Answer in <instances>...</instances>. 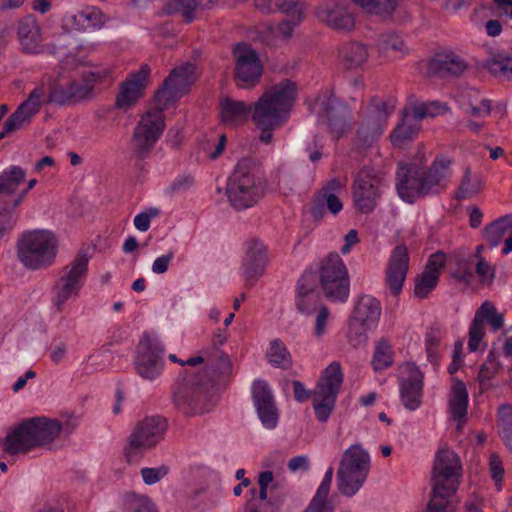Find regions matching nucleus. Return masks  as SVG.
<instances>
[{
    "instance_id": "obj_1",
    "label": "nucleus",
    "mask_w": 512,
    "mask_h": 512,
    "mask_svg": "<svg viewBox=\"0 0 512 512\" xmlns=\"http://www.w3.org/2000/svg\"><path fill=\"white\" fill-rule=\"evenodd\" d=\"M195 66L185 63L174 68L154 97L155 109L143 115L132 140L134 151L142 156L153 147L164 129L163 111L182 97L195 81Z\"/></svg>"
},
{
    "instance_id": "obj_2",
    "label": "nucleus",
    "mask_w": 512,
    "mask_h": 512,
    "mask_svg": "<svg viewBox=\"0 0 512 512\" xmlns=\"http://www.w3.org/2000/svg\"><path fill=\"white\" fill-rule=\"evenodd\" d=\"M76 427L77 421L72 418L63 423L45 416L25 419L0 439V449L10 457L25 455L36 448L51 444L61 432L71 434Z\"/></svg>"
},
{
    "instance_id": "obj_3",
    "label": "nucleus",
    "mask_w": 512,
    "mask_h": 512,
    "mask_svg": "<svg viewBox=\"0 0 512 512\" xmlns=\"http://www.w3.org/2000/svg\"><path fill=\"white\" fill-rule=\"evenodd\" d=\"M295 95V84L290 80H284L268 89L255 103L252 120L260 130L261 142L269 144L272 141L273 130L286 122Z\"/></svg>"
},
{
    "instance_id": "obj_4",
    "label": "nucleus",
    "mask_w": 512,
    "mask_h": 512,
    "mask_svg": "<svg viewBox=\"0 0 512 512\" xmlns=\"http://www.w3.org/2000/svg\"><path fill=\"white\" fill-rule=\"evenodd\" d=\"M419 163L400 162L396 172V189L399 197L407 203H413L418 197L439 190L440 181L448 169V160L437 157L428 170H424L420 164L424 161L421 152Z\"/></svg>"
},
{
    "instance_id": "obj_5",
    "label": "nucleus",
    "mask_w": 512,
    "mask_h": 512,
    "mask_svg": "<svg viewBox=\"0 0 512 512\" xmlns=\"http://www.w3.org/2000/svg\"><path fill=\"white\" fill-rule=\"evenodd\" d=\"M264 193V173L258 160L252 157L240 159L228 179L226 195L236 210L254 206Z\"/></svg>"
},
{
    "instance_id": "obj_6",
    "label": "nucleus",
    "mask_w": 512,
    "mask_h": 512,
    "mask_svg": "<svg viewBox=\"0 0 512 512\" xmlns=\"http://www.w3.org/2000/svg\"><path fill=\"white\" fill-rule=\"evenodd\" d=\"M57 254V241L48 230H30L21 234L16 244L19 262L29 270H40L53 264Z\"/></svg>"
},
{
    "instance_id": "obj_7",
    "label": "nucleus",
    "mask_w": 512,
    "mask_h": 512,
    "mask_svg": "<svg viewBox=\"0 0 512 512\" xmlns=\"http://www.w3.org/2000/svg\"><path fill=\"white\" fill-rule=\"evenodd\" d=\"M213 380L206 372L188 374L178 383L173 402L177 410L186 416L202 414L212 408L211 389Z\"/></svg>"
},
{
    "instance_id": "obj_8",
    "label": "nucleus",
    "mask_w": 512,
    "mask_h": 512,
    "mask_svg": "<svg viewBox=\"0 0 512 512\" xmlns=\"http://www.w3.org/2000/svg\"><path fill=\"white\" fill-rule=\"evenodd\" d=\"M370 469V456L360 445L354 444L346 449L337 471V485L340 493L351 497L365 482Z\"/></svg>"
},
{
    "instance_id": "obj_9",
    "label": "nucleus",
    "mask_w": 512,
    "mask_h": 512,
    "mask_svg": "<svg viewBox=\"0 0 512 512\" xmlns=\"http://www.w3.org/2000/svg\"><path fill=\"white\" fill-rule=\"evenodd\" d=\"M381 315L379 301L368 294L358 297L348 322V335L354 345L367 339L368 331L376 327Z\"/></svg>"
},
{
    "instance_id": "obj_10",
    "label": "nucleus",
    "mask_w": 512,
    "mask_h": 512,
    "mask_svg": "<svg viewBox=\"0 0 512 512\" xmlns=\"http://www.w3.org/2000/svg\"><path fill=\"white\" fill-rule=\"evenodd\" d=\"M168 424L162 416H147L134 427L126 448V457L132 461L138 452L155 447L166 433Z\"/></svg>"
},
{
    "instance_id": "obj_11",
    "label": "nucleus",
    "mask_w": 512,
    "mask_h": 512,
    "mask_svg": "<svg viewBox=\"0 0 512 512\" xmlns=\"http://www.w3.org/2000/svg\"><path fill=\"white\" fill-rule=\"evenodd\" d=\"M382 187V173L372 167H363L357 173L353 184V199L356 208L362 213L372 212L382 193Z\"/></svg>"
},
{
    "instance_id": "obj_12",
    "label": "nucleus",
    "mask_w": 512,
    "mask_h": 512,
    "mask_svg": "<svg viewBox=\"0 0 512 512\" xmlns=\"http://www.w3.org/2000/svg\"><path fill=\"white\" fill-rule=\"evenodd\" d=\"M431 481L432 493L427 512H448V450L445 443L435 453Z\"/></svg>"
},
{
    "instance_id": "obj_13",
    "label": "nucleus",
    "mask_w": 512,
    "mask_h": 512,
    "mask_svg": "<svg viewBox=\"0 0 512 512\" xmlns=\"http://www.w3.org/2000/svg\"><path fill=\"white\" fill-rule=\"evenodd\" d=\"M309 106L310 110L317 114L319 121L325 123L336 138L344 134L346 107L335 98L332 91H322Z\"/></svg>"
},
{
    "instance_id": "obj_14",
    "label": "nucleus",
    "mask_w": 512,
    "mask_h": 512,
    "mask_svg": "<svg viewBox=\"0 0 512 512\" xmlns=\"http://www.w3.org/2000/svg\"><path fill=\"white\" fill-rule=\"evenodd\" d=\"M165 349L154 336L145 334L139 343L136 361L138 375L148 381L158 378L164 366Z\"/></svg>"
},
{
    "instance_id": "obj_15",
    "label": "nucleus",
    "mask_w": 512,
    "mask_h": 512,
    "mask_svg": "<svg viewBox=\"0 0 512 512\" xmlns=\"http://www.w3.org/2000/svg\"><path fill=\"white\" fill-rule=\"evenodd\" d=\"M235 59V79L238 87L247 88L255 85L263 72L257 51L251 45L241 42L233 49Z\"/></svg>"
},
{
    "instance_id": "obj_16",
    "label": "nucleus",
    "mask_w": 512,
    "mask_h": 512,
    "mask_svg": "<svg viewBox=\"0 0 512 512\" xmlns=\"http://www.w3.org/2000/svg\"><path fill=\"white\" fill-rule=\"evenodd\" d=\"M395 106L396 102L393 98L387 100L373 99L371 101L368 112L358 129V137L364 144H370L383 133Z\"/></svg>"
},
{
    "instance_id": "obj_17",
    "label": "nucleus",
    "mask_w": 512,
    "mask_h": 512,
    "mask_svg": "<svg viewBox=\"0 0 512 512\" xmlns=\"http://www.w3.org/2000/svg\"><path fill=\"white\" fill-rule=\"evenodd\" d=\"M44 103L45 88L43 85L37 86L29 93L27 99L18 106L16 111L7 118L3 130L0 132V140L7 134L30 123L32 118L39 113Z\"/></svg>"
},
{
    "instance_id": "obj_18",
    "label": "nucleus",
    "mask_w": 512,
    "mask_h": 512,
    "mask_svg": "<svg viewBox=\"0 0 512 512\" xmlns=\"http://www.w3.org/2000/svg\"><path fill=\"white\" fill-rule=\"evenodd\" d=\"M423 373L413 363H405L400 368V399L410 411L418 409L423 397Z\"/></svg>"
},
{
    "instance_id": "obj_19",
    "label": "nucleus",
    "mask_w": 512,
    "mask_h": 512,
    "mask_svg": "<svg viewBox=\"0 0 512 512\" xmlns=\"http://www.w3.org/2000/svg\"><path fill=\"white\" fill-rule=\"evenodd\" d=\"M452 97L456 106L476 118L489 117L492 111L491 100L482 96L481 92L466 84L456 85Z\"/></svg>"
},
{
    "instance_id": "obj_20",
    "label": "nucleus",
    "mask_w": 512,
    "mask_h": 512,
    "mask_svg": "<svg viewBox=\"0 0 512 512\" xmlns=\"http://www.w3.org/2000/svg\"><path fill=\"white\" fill-rule=\"evenodd\" d=\"M150 67L143 64L140 69L131 75L120 85L116 96L115 106L123 111L130 109L143 95Z\"/></svg>"
},
{
    "instance_id": "obj_21",
    "label": "nucleus",
    "mask_w": 512,
    "mask_h": 512,
    "mask_svg": "<svg viewBox=\"0 0 512 512\" xmlns=\"http://www.w3.org/2000/svg\"><path fill=\"white\" fill-rule=\"evenodd\" d=\"M267 262L268 257L264 244L257 239L246 241L241 269L248 285H254L264 274Z\"/></svg>"
},
{
    "instance_id": "obj_22",
    "label": "nucleus",
    "mask_w": 512,
    "mask_h": 512,
    "mask_svg": "<svg viewBox=\"0 0 512 512\" xmlns=\"http://www.w3.org/2000/svg\"><path fill=\"white\" fill-rule=\"evenodd\" d=\"M253 402L262 424L272 429L278 422V410L272 391L264 380H256L252 387Z\"/></svg>"
},
{
    "instance_id": "obj_23",
    "label": "nucleus",
    "mask_w": 512,
    "mask_h": 512,
    "mask_svg": "<svg viewBox=\"0 0 512 512\" xmlns=\"http://www.w3.org/2000/svg\"><path fill=\"white\" fill-rule=\"evenodd\" d=\"M317 17L336 30L350 31L354 28V16L344 0H329L317 9Z\"/></svg>"
},
{
    "instance_id": "obj_24",
    "label": "nucleus",
    "mask_w": 512,
    "mask_h": 512,
    "mask_svg": "<svg viewBox=\"0 0 512 512\" xmlns=\"http://www.w3.org/2000/svg\"><path fill=\"white\" fill-rule=\"evenodd\" d=\"M92 88L76 81L56 82L48 94H45V103L65 106L87 98Z\"/></svg>"
},
{
    "instance_id": "obj_25",
    "label": "nucleus",
    "mask_w": 512,
    "mask_h": 512,
    "mask_svg": "<svg viewBox=\"0 0 512 512\" xmlns=\"http://www.w3.org/2000/svg\"><path fill=\"white\" fill-rule=\"evenodd\" d=\"M322 288H349L348 270L337 253H330L320 267Z\"/></svg>"
},
{
    "instance_id": "obj_26",
    "label": "nucleus",
    "mask_w": 512,
    "mask_h": 512,
    "mask_svg": "<svg viewBox=\"0 0 512 512\" xmlns=\"http://www.w3.org/2000/svg\"><path fill=\"white\" fill-rule=\"evenodd\" d=\"M482 237L490 248L498 247L503 239L504 247L502 253L507 255L512 252V214L502 216L482 230Z\"/></svg>"
},
{
    "instance_id": "obj_27",
    "label": "nucleus",
    "mask_w": 512,
    "mask_h": 512,
    "mask_svg": "<svg viewBox=\"0 0 512 512\" xmlns=\"http://www.w3.org/2000/svg\"><path fill=\"white\" fill-rule=\"evenodd\" d=\"M408 248L404 244L396 245L390 254L386 266V282L389 288H402L409 269Z\"/></svg>"
},
{
    "instance_id": "obj_28",
    "label": "nucleus",
    "mask_w": 512,
    "mask_h": 512,
    "mask_svg": "<svg viewBox=\"0 0 512 512\" xmlns=\"http://www.w3.org/2000/svg\"><path fill=\"white\" fill-rule=\"evenodd\" d=\"M17 36L25 53L38 54L41 47V27L33 15H27L18 21Z\"/></svg>"
},
{
    "instance_id": "obj_29",
    "label": "nucleus",
    "mask_w": 512,
    "mask_h": 512,
    "mask_svg": "<svg viewBox=\"0 0 512 512\" xmlns=\"http://www.w3.org/2000/svg\"><path fill=\"white\" fill-rule=\"evenodd\" d=\"M450 389V417L457 423V429L461 430L467 422L469 394L463 381L453 378Z\"/></svg>"
},
{
    "instance_id": "obj_30",
    "label": "nucleus",
    "mask_w": 512,
    "mask_h": 512,
    "mask_svg": "<svg viewBox=\"0 0 512 512\" xmlns=\"http://www.w3.org/2000/svg\"><path fill=\"white\" fill-rule=\"evenodd\" d=\"M25 176V170L19 166H11L0 173V206H5V209L12 208L11 201L17 195Z\"/></svg>"
},
{
    "instance_id": "obj_31",
    "label": "nucleus",
    "mask_w": 512,
    "mask_h": 512,
    "mask_svg": "<svg viewBox=\"0 0 512 512\" xmlns=\"http://www.w3.org/2000/svg\"><path fill=\"white\" fill-rule=\"evenodd\" d=\"M480 68L501 81H512V55L507 51H497L480 64Z\"/></svg>"
},
{
    "instance_id": "obj_32",
    "label": "nucleus",
    "mask_w": 512,
    "mask_h": 512,
    "mask_svg": "<svg viewBox=\"0 0 512 512\" xmlns=\"http://www.w3.org/2000/svg\"><path fill=\"white\" fill-rule=\"evenodd\" d=\"M251 110V105L244 101L234 100L230 97L220 101V118L226 125L235 126L245 122Z\"/></svg>"
},
{
    "instance_id": "obj_33",
    "label": "nucleus",
    "mask_w": 512,
    "mask_h": 512,
    "mask_svg": "<svg viewBox=\"0 0 512 512\" xmlns=\"http://www.w3.org/2000/svg\"><path fill=\"white\" fill-rule=\"evenodd\" d=\"M422 118L415 113L414 106L403 110L401 122L397 125L391 135V140L394 145H398L406 140L414 137L421 126Z\"/></svg>"
},
{
    "instance_id": "obj_34",
    "label": "nucleus",
    "mask_w": 512,
    "mask_h": 512,
    "mask_svg": "<svg viewBox=\"0 0 512 512\" xmlns=\"http://www.w3.org/2000/svg\"><path fill=\"white\" fill-rule=\"evenodd\" d=\"M88 257L85 254L78 255L71 265L66 266L60 275V288H76L84 285Z\"/></svg>"
},
{
    "instance_id": "obj_35",
    "label": "nucleus",
    "mask_w": 512,
    "mask_h": 512,
    "mask_svg": "<svg viewBox=\"0 0 512 512\" xmlns=\"http://www.w3.org/2000/svg\"><path fill=\"white\" fill-rule=\"evenodd\" d=\"M446 260V254L440 251L430 255L424 270L416 279L415 288H435Z\"/></svg>"
},
{
    "instance_id": "obj_36",
    "label": "nucleus",
    "mask_w": 512,
    "mask_h": 512,
    "mask_svg": "<svg viewBox=\"0 0 512 512\" xmlns=\"http://www.w3.org/2000/svg\"><path fill=\"white\" fill-rule=\"evenodd\" d=\"M343 382V372L339 362L330 363L318 380L315 392L337 397Z\"/></svg>"
},
{
    "instance_id": "obj_37",
    "label": "nucleus",
    "mask_w": 512,
    "mask_h": 512,
    "mask_svg": "<svg viewBox=\"0 0 512 512\" xmlns=\"http://www.w3.org/2000/svg\"><path fill=\"white\" fill-rule=\"evenodd\" d=\"M286 19L279 23L277 26L273 24H264L263 29L269 34L288 39L292 36L295 27L303 20V6L301 3L291 7V11L284 12Z\"/></svg>"
},
{
    "instance_id": "obj_38",
    "label": "nucleus",
    "mask_w": 512,
    "mask_h": 512,
    "mask_svg": "<svg viewBox=\"0 0 512 512\" xmlns=\"http://www.w3.org/2000/svg\"><path fill=\"white\" fill-rule=\"evenodd\" d=\"M340 57L345 68L357 69L367 61L369 50L363 43L350 42L341 47Z\"/></svg>"
},
{
    "instance_id": "obj_39",
    "label": "nucleus",
    "mask_w": 512,
    "mask_h": 512,
    "mask_svg": "<svg viewBox=\"0 0 512 512\" xmlns=\"http://www.w3.org/2000/svg\"><path fill=\"white\" fill-rule=\"evenodd\" d=\"M377 46L379 53L390 59L401 57L407 51L403 38L393 31L381 34Z\"/></svg>"
},
{
    "instance_id": "obj_40",
    "label": "nucleus",
    "mask_w": 512,
    "mask_h": 512,
    "mask_svg": "<svg viewBox=\"0 0 512 512\" xmlns=\"http://www.w3.org/2000/svg\"><path fill=\"white\" fill-rule=\"evenodd\" d=\"M482 190L483 181L481 175L472 173L471 167L468 166L455 191V198L457 200L470 199L478 195Z\"/></svg>"
},
{
    "instance_id": "obj_41",
    "label": "nucleus",
    "mask_w": 512,
    "mask_h": 512,
    "mask_svg": "<svg viewBox=\"0 0 512 512\" xmlns=\"http://www.w3.org/2000/svg\"><path fill=\"white\" fill-rule=\"evenodd\" d=\"M418 71L428 78H441L448 72V53L439 52L417 64Z\"/></svg>"
},
{
    "instance_id": "obj_42",
    "label": "nucleus",
    "mask_w": 512,
    "mask_h": 512,
    "mask_svg": "<svg viewBox=\"0 0 512 512\" xmlns=\"http://www.w3.org/2000/svg\"><path fill=\"white\" fill-rule=\"evenodd\" d=\"M361 7L366 13L382 18H390L400 0H351Z\"/></svg>"
},
{
    "instance_id": "obj_43",
    "label": "nucleus",
    "mask_w": 512,
    "mask_h": 512,
    "mask_svg": "<svg viewBox=\"0 0 512 512\" xmlns=\"http://www.w3.org/2000/svg\"><path fill=\"white\" fill-rule=\"evenodd\" d=\"M333 478V469L329 468L320 484L316 495L311 501L305 512H332V508L328 505L326 499L329 494L331 482Z\"/></svg>"
},
{
    "instance_id": "obj_44",
    "label": "nucleus",
    "mask_w": 512,
    "mask_h": 512,
    "mask_svg": "<svg viewBox=\"0 0 512 512\" xmlns=\"http://www.w3.org/2000/svg\"><path fill=\"white\" fill-rule=\"evenodd\" d=\"M266 357L269 363L275 367L288 369L292 366V357L286 345L275 339L271 341Z\"/></svg>"
},
{
    "instance_id": "obj_45",
    "label": "nucleus",
    "mask_w": 512,
    "mask_h": 512,
    "mask_svg": "<svg viewBox=\"0 0 512 512\" xmlns=\"http://www.w3.org/2000/svg\"><path fill=\"white\" fill-rule=\"evenodd\" d=\"M295 303L297 310L305 315H311L318 311L321 306H325L321 301L318 290H299Z\"/></svg>"
},
{
    "instance_id": "obj_46",
    "label": "nucleus",
    "mask_w": 512,
    "mask_h": 512,
    "mask_svg": "<svg viewBox=\"0 0 512 512\" xmlns=\"http://www.w3.org/2000/svg\"><path fill=\"white\" fill-rule=\"evenodd\" d=\"M202 5L201 0H169L165 5L168 14L180 13L188 23L195 19V13Z\"/></svg>"
},
{
    "instance_id": "obj_47",
    "label": "nucleus",
    "mask_w": 512,
    "mask_h": 512,
    "mask_svg": "<svg viewBox=\"0 0 512 512\" xmlns=\"http://www.w3.org/2000/svg\"><path fill=\"white\" fill-rule=\"evenodd\" d=\"M499 436L506 447L512 451V405L502 404L498 408Z\"/></svg>"
},
{
    "instance_id": "obj_48",
    "label": "nucleus",
    "mask_w": 512,
    "mask_h": 512,
    "mask_svg": "<svg viewBox=\"0 0 512 512\" xmlns=\"http://www.w3.org/2000/svg\"><path fill=\"white\" fill-rule=\"evenodd\" d=\"M313 408L317 419L325 422L335 407L336 398L333 395L322 394L313 391Z\"/></svg>"
},
{
    "instance_id": "obj_49",
    "label": "nucleus",
    "mask_w": 512,
    "mask_h": 512,
    "mask_svg": "<svg viewBox=\"0 0 512 512\" xmlns=\"http://www.w3.org/2000/svg\"><path fill=\"white\" fill-rule=\"evenodd\" d=\"M392 364L391 346L387 341L381 340L377 343L372 359L374 370H383Z\"/></svg>"
},
{
    "instance_id": "obj_50",
    "label": "nucleus",
    "mask_w": 512,
    "mask_h": 512,
    "mask_svg": "<svg viewBox=\"0 0 512 512\" xmlns=\"http://www.w3.org/2000/svg\"><path fill=\"white\" fill-rule=\"evenodd\" d=\"M299 3L298 0H254L256 8L263 13L289 12L291 7Z\"/></svg>"
},
{
    "instance_id": "obj_51",
    "label": "nucleus",
    "mask_w": 512,
    "mask_h": 512,
    "mask_svg": "<svg viewBox=\"0 0 512 512\" xmlns=\"http://www.w3.org/2000/svg\"><path fill=\"white\" fill-rule=\"evenodd\" d=\"M467 253L462 251H455L453 253V259L459 266V270L452 274L456 279L462 281L463 284H470V280L474 277L469 262L466 259Z\"/></svg>"
},
{
    "instance_id": "obj_52",
    "label": "nucleus",
    "mask_w": 512,
    "mask_h": 512,
    "mask_svg": "<svg viewBox=\"0 0 512 512\" xmlns=\"http://www.w3.org/2000/svg\"><path fill=\"white\" fill-rule=\"evenodd\" d=\"M450 506L452 505V493H455L462 477V464L459 456L450 452Z\"/></svg>"
},
{
    "instance_id": "obj_53",
    "label": "nucleus",
    "mask_w": 512,
    "mask_h": 512,
    "mask_svg": "<svg viewBox=\"0 0 512 512\" xmlns=\"http://www.w3.org/2000/svg\"><path fill=\"white\" fill-rule=\"evenodd\" d=\"M501 369V364L496 360V356L493 351H490L486 361L481 365L478 380L484 382L492 379Z\"/></svg>"
},
{
    "instance_id": "obj_54",
    "label": "nucleus",
    "mask_w": 512,
    "mask_h": 512,
    "mask_svg": "<svg viewBox=\"0 0 512 512\" xmlns=\"http://www.w3.org/2000/svg\"><path fill=\"white\" fill-rule=\"evenodd\" d=\"M471 70L472 66L465 58L450 52V78L465 77Z\"/></svg>"
},
{
    "instance_id": "obj_55",
    "label": "nucleus",
    "mask_w": 512,
    "mask_h": 512,
    "mask_svg": "<svg viewBox=\"0 0 512 512\" xmlns=\"http://www.w3.org/2000/svg\"><path fill=\"white\" fill-rule=\"evenodd\" d=\"M15 209L0 206V240L9 235L17 223V216L13 212Z\"/></svg>"
},
{
    "instance_id": "obj_56",
    "label": "nucleus",
    "mask_w": 512,
    "mask_h": 512,
    "mask_svg": "<svg viewBox=\"0 0 512 512\" xmlns=\"http://www.w3.org/2000/svg\"><path fill=\"white\" fill-rule=\"evenodd\" d=\"M207 362L220 374H229L232 370L228 356L218 349L207 355Z\"/></svg>"
},
{
    "instance_id": "obj_57",
    "label": "nucleus",
    "mask_w": 512,
    "mask_h": 512,
    "mask_svg": "<svg viewBox=\"0 0 512 512\" xmlns=\"http://www.w3.org/2000/svg\"><path fill=\"white\" fill-rule=\"evenodd\" d=\"M415 113L423 119L425 117H435L445 113L447 106L446 103L440 101H431L428 103H421L414 105Z\"/></svg>"
},
{
    "instance_id": "obj_58",
    "label": "nucleus",
    "mask_w": 512,
    "mask_h": 512,
    "mask_svg": "<svg viewBox=\"0 0 512 512\" xmlns=\"http://www.w3.org/2000/svg\"><path fill=\"white\" fill-rule=\"evenodd\" d=\"M79 22H86L87 28H99L103 24V15L97 8H87L76 16Z\"/></svg>"
},
{
    "instance_id": "obj_59",
    "label": "nucleus",
    "mask_w": 512,
    "mask_h": 512,
    "mask_svg": "<svg viewBox=\"0 0 512 512\" xmlns=\"http://www.w3.org/2000/svg\"><path fill=\"white\" fill-rule=\"evenodd\" d=\"M485 336V326L477 322H471L468 332V350L469 352H476L480 344L483 342Z\"/></svg>"
},
{
    "instance_id": "obj_60",
    "label": "nucleus",
    "mask_w": 512,
    "mask_h": 512,
    "mask_svg": "<svg viewBox=\"0 0 512 512\" xmlns=\"http://www.w3.org/2000/svg\"><path fill=\"white\" fill-rule=\"evenodd\" d=\"M130 512H158L152 500L146 496H130Z\"/></svg>"
},
{
    "instance_id": "obj_61",
    "label": "nucleus",
    "mask_w": 512,
    "mask_h": 512,
    "mask_svg": "<svg viewBox=\"0 0 512 512\" xmlns=\"http://www.w3.org/2000/svg\"><path fill=\"white\" fill-rule=\"evenodd\" d=\"M440 340V331L438 327L432 326L426 334V351L428 359L431 362H435L437 359L436 348Z\"/></svg>"
},
{
    "instance_id": "obj_62",
    "label": "nucleus",
    "mask_w": 512,
    "mask_h": 512,
    "mask_svg": "<svg viewBox=\"0 0 512 512\" xmlns=\"http://www.w3.org/2000/svg\"><path fill=\"white\" fill-rule=\"evenodd\" d=\"M476 273L479 277L480 283L482 285L489 286L492 284L495 277V268L485 259H480L476 264Z\"/></svg>"
},
{
    "instance_id": "obj_63",
    "label": "nucleus",
    "mask_w": 512,
    "mask_h": 512,
    "mask_svg": "<svg viewBox=\"0 0 512 512\" xmlns=\"http://www.w3.org/2000/svg\"><path fill=\"white\" fill-rule=\"evenodd\" d=\"M320 283V270L308 267L298 280L296 288H316Z\"/></svg>"
},
{
    "instance_id": "obj_64",
    "label": "nucleus",
    "mask_w": 512,
    "mask_h": 512,
    "mask_svg": "<svg viewBox=\"0 0 512 512\" xmlns=\"http://www.w3.org/2000/svg\"><path fill=\"white\" fill-rule=\"evenodd\" d=\"M160 214L159 209L150 208L134 217V225L141 232H146L150 228L151 220Z\"/></svg>"
}]
</instances>
